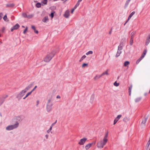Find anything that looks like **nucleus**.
<instances>
[{"label": "nucleus", "instance_id": "obj_36", "mask_svg": "<svg viewBox=\"0 0 150 150\" xmlns=\"http://www.w3.org/2000/svg\"><path fill=\"white\" fill-rule=\"evenodd\" d=\"M133 39L131 38L129 44L130 45H133Z\"/></svg>", "mask_w": 150, "mask_h": 150}, {"label": "nucleus", "instance_id": "obj_58", "mask_svg": "<svg viewBox=\"0 0 150 150\" xmlns=\"http://www.w3.org/2000/svg\"><path fill=\"white\" fill-rule=\"evenodd\" d=\"M77 7V6L75 5L73 8L75 9Z\"/></svg>", "mask_w": 150, "mask_h": 150}, {"label": "nucleus", "instance_id": "obj_2", "mask_svg": "<svg viewBox=\"0 0 150 150\" xmlns=\"http://www.w3.org/2000/svg\"><path fill=\"white\" fill-rule=\"evenodd\" d=\"M32 86V85H29L25 88L22 90L17 96V98L18 99L20 100L22 98L24 95L25 93L31 88Z\"/></svg>", "mask_w": 150, "mask_h": 150}, {"label": "nucleus", "instance_id": "obj_11", "mask_svg": "<svg viewBox=\"0 0 150 150\" xmlns=\"http://www.w3.org/2000/svg\"><path fill=\"white\" fill-rule=\"evenodd\" d=\"M69 16V11L68 10H67L64 15V16L66 18H68Z\"/></svg>", "mask_w": 150, "mask_h": 150}, {"label": "nucleus", "instance_id": "obj_45", "mask_svg": "<svg viewBox=\"0 0 150 150\" xmlns=\"http://www.w3.org/2000/svg\"><path fill=\"white\" fill-rule=\"evenodd\" d=\"M22 15L23 17H25V18H27V15L26 13H23L22 14Z\"/></svg>", "mask_w": 150, "mask_h": 150}, {"label": "nucleus", "instance_id": "obj_33", "mask_svg": "<svg viewBox=\"0 0 150 150\" xmlns=\"http://www.w3.org/2000/svg\"><path fill=\"white\" fill-rule=\"evenodd\" d=\"M33 16V14L27 15V18H32Z\"/></svg>", "mask_w": 150, "mask_h": 150}, {"label": "nucleus", "instance_id": "obj_24", "mask_svg": "<svg viewBox=\"0 0 150 150\" xmlns=\"http://www.w3.org/2000/svg\"><path fill=\"white\" fill-rule=\"evenodd\" d=\"M121 53V51L119 50H118V51H117V54L116 55V57H119Z\"/></svg>", "mask_w": 150, "mask_h": 150}, {"label": "nucleus", "instance_id": "obj_12", "mask_svg": "<svg viewBox=\"0 0 150 150\" xmlns=\"http://www.w3.org/2000/svg\"><path fill=\"white\" fill-rule=\"evenodd\" d=\"M14 120H18L19 121H21L23 120V118L22 116H18L16 117Z\"/></svg>", "mask_w": 150, "mask_h": 150}, {"label": "nucleus", "instance_id": "obj_14", "mask_svg": "<svg viewBox=\"0 0 150 150\" xmlns=\"http://www.w3.org/2000/svg\"><path fill=\"white\" fill-rule=\"evenodd\" d=\"M42 21L44 23H47L49 21V18L47 16H45L44 18H43Z\"/></svg>", "mask_w": 150, "mask_h": 150}, {"label": "nucleus", "instance_id": "obj_49", "mask_svg": "<svg viewBox=\"0 0 150 150\" xmlns=\"http://www.w3.org/2000/svg\"><path fill=\"white\" fill-rule=\"evenodd\" d=\"M5 30V28L4 27H3L2 29V33H3L4 32Z\"/></svg>", "mask_w": 150, "mask_h": 150}, {"label": "nucleus", "instance_id": "obj_38", "mask_svg": "<svg viewBox=\"0 0 150 150\" xmlns=\"http://www.w3.org/2000/svg\"><path fill=\"white\" fill-rule=\"evenodd\" d=\"M14 5V4H10L9 5L7 4L6 5V6L7 7H13Z\"/></svg>", "mask_w": 150, "mask_h": 150}, {"label": "nucleus", "instance_id": "obj_4", "mask_svg": "<svg viewBox=\"0 0 150 150\" xmlns=\"http://www.w3.org/2000/svg\"><path fill=\"white\" fill-rule=\"evenodd\" d=\"M54 55L55 54L53 52H52L48 54L44 59V61L46 62H49L52 59V57H54Z\"/></svg>", "mask_w": 150, "mask_h": 150}, {"label": "nucleus", "instance_id": "obj_21", "mask_svg": "<svg viewBox=\"0 0 150 150\" xmlns=\"http://www.w3.org/2000/svg\"><path fill=\"white\" fill-rule=\"evenodd\" d=\"M108 132H107L105 133L103 139L108 141Z\"/></svg>", "mask_w": 150, "mask_h": 150}, {"label": "nucleus", "instance_id": "obj_3", "mask_svg": "<svg viewBox=\"0 0 150 150\" xmlns=\"http://www.w3.org/2000/svg\"><path fill=\"white\" fill-rule=\"evenodd\" d=\"M108 141L103 139V140H100L98 142L97 146L98 148L102 149L103 147L108 142Z\"/></svg>", "mask_w": 150, "mask_h": 150}, {"label": "nucleus", "instance_id": "obj_44", "mask_svg": "<svg viewBox=\"0 0 150 150\" xmlns=\"http://www.w3.org/2000/svg\"><path fill=\"white\" fill-rule=\"evenodd\" d=\"M130 1V0H127V1L126 4H125L126 6H127L128 5Z\"/></svg>", "mask_w": 150, "mask_h": 150}, {"label": "nucleus", "instance_id": "obj_53", "mask_svg": "<svg viewBox=\"0 0 150 150\" xmlns=\"http://www.w3.org/2000/svg\"><path fill=\"white\" fill-rule=\"evenodd\" d=\"M79 2L78 1L77 2V3L76 5L77 6H78L79 5Z\"/></svg>", "mask_w": 150, "mask_h": 150}, {"label": "nucleus", "instance_id": "obj_27", "mask_svg": "<svg viewBox=\"0 0 150 150\" xmlns=\"http://www.w3.org/2000/svg\"><path fill=\"white\" fill-rule=\"evenodd\" d=\"M132 88V85H131L130 87H129V96H130L131 95V90Z\"/></svg>", "mask_w": 150, "mask_h": 150}, {"label": "nucleus", "instance_id": "obj_7", "mask_svg": "<svg viewBox=\"0 0 150 150\" xmlns=\"http://www.w3.org/2000/svg\"><path fill=\"white\" fill-rule=\"evenodd\" d=\"M148 118L146 117L144 120H143L142 121L141 124V126L142 127H145L146 124L145 123L146 122Z\"/></svg>", "mask_w": 150, "mask_h": 150}, {"label": "nucleus", "instance_id": "obj_50", "mask_svg": "<svg viewBox=\"0 0 150 150\" xmlns=\"http://www.w3.org/2000/svg\"><path fill=\"white\" fill-rule=\"evenodd\" d=\"M117 122V121L116 120H115V119L114 120V123H113V124L114 125H115L116 123Z\"/></svg>", "mask_w": 150, "mask_h": 150}, {"label": "nucleus", "instance_id": "obj_31", "mask_svg": "<svg viewBox=\"0 0 150 150\" xmlns=\"http://www.w3.org/2000/svg\"><path fill=\"white\" fill-rule=\"evenodd\" d=\"M36 6L37 8H40L41 7V4L40 3H38L36 4Z\"/></svg>", "mask_w": 150, "mask_h": 150}, {"label": "nucleus", "instance_id": "obj_6", "mask_svg": "<svg viewBox=\"0 0 150 150\" xmlns=\"http://www.w3.org/2000/svg\"><path fill=\"white\" fill-rule=\"evenodd\" d=\"M87 140V139L86 138L84 137L82 139H81L79 142L78 144L80 145H83L85 142Z\"/></svg>", "mask_w": 150, "mask_h": 150}, {"label": "nucleus", "instance_id": "obj_19", "mask_svg": "<svg viewBox=\"0 0 150 150\" xmlns=\"http://www.w3.org/2000/svg\"><path fill=\"white\" fill-rule=\"evenodd\" d=\"M31 28L33 29L34 30V32L36 34H38V30H36L35 27L33 25H32L31 26Z\"/></svg>", "mask_w": 150, "mask_h": 150}, {"label": "nucleus", "instance_id": "obj_46", "mask_svg": "<svg viewBox=\"0 0 150 150\" xmlns=\"http://www.w3.org/2000/svg\"><path fill=\"white\" fill-rule=\"evenodd\" d=\"M54 13L52 12L51 13L50 15V16L51 17V18H52L54 16Z\"/></svg>", "mask_w": 150, "mask_h": 150}, {"label": "nucleus", "instance_id": "obj_42", "mask_svg": "<svg viewBox=\"0 0 150 150\" xmlns=\"http://www.w3.org/2000/svg\"><path fill=\"white\" fill-rule=\"evenodd\" d=\"M8 96V95H4L3 96L2 98H1V99H4V100L5 99H6V98H7Z\"/></svg>", "mask_w": 150, "mask_h": 150}, {"label": "nucleus", "instance_id": "obj_34", "mask_svg": "<svg viewBox=\"0 0 150 150\" xmlns=\"http://www.w3.org/2000/svg\"><path fill=\"white\" fill-rule=\"evenodd\" d=\"M142 59H143L142 58H141V57H140L139 59H138L137 60L136 62V64H138Z\"/></svg>", "mask_w": 150, "mask_h": 150}, {"label": "nucleus", "instance_id": "obj_63", "mask_svg": "<svg viewBox=\"0 0 150 150\" xmlns=\"http://www.w3.org/2000/svg\"><path fill=\"white\" fill-rule=\"evenodd\" d=\"M57 98H60V97L59 96H57Z\"/></svg>", "mask_w": 150, "mask_h": 150}, {"label": "nucleus", "instance_id": "obj_28", "mask_svg": "<svg viewBox=\"0 0 150 150\" xmlns=\"http://www.w3.org/2000/svg\"><path fill=\"white\" fill-rule=\"evenodd\" d=\"M135 34V32H132L131 34V38L133 39V38Z\"/></svg>", "mask_w": 150, "mask_h": 150}, {"label": "nucleus", "instance_id": "obj_54", "mask_svg": "<svg viewBox=\"0 0 150 150\" xmlns=\"http://www.w3.org/2000/svg\"><path fill=\"white\" fill-rule=\"evenodd\" d=\"M74 10H75V9H74V8H73V9H72V10H71V13H73V12H74Z\"/></svg>", "mask_w": 150, "mask_h": 150}, {"label": "nucleus", "instance_id": "obj_25", "mask_svg": "<svg viewBox=\"0 0 150 150\" xmlns=\"http://www.w3.org/2000/svg\"><path fill=\"white\" fill-rule=\"evenodd\" d=\"M122 115H118L117 116L115 119L118 121L122 117Z\"/></svg>", "mask_w": 150, "mask_h": 150}, {"label": "nucleus", "instance_id": "obj_32", "mask_svg": "<svg viewBox=\"0 0 150 150\" xmlns=\"http://www.w3.org/2000/svg\"><path fill=\"white\" fill-rule=\"evenodd\" d=\"M86 56L85 55H83L79 60V61L80 62H81L83 59H85L86 57Z\"/></svg>", "mask_w": 150, "mask_h": 150}, {"label": "nucleus", "instance_id": "obj_60", "mask_svg": "<svg viewBox=\"0 0 150 150\" xmlns=\"http://www.w3.org/2000/svg\"><path fill=\"white\" fill-rule=\"evenodd\" d=\"M50 131L49 130V129H48L47 131V132L48 133H49L50 132Z\"/></svg>", "mask_w": 150, "mask_h": 150}, {"label": "nucleus", "instance_id": "obj_15", "mask_svg": "<svg viewBox=\"0 0 150 150\" xmlns=\"http://www.w3.org/2000/svg\"><path fill=\"white\" fill-rule=\"evenodd\" d=\"M109 75L108 73V70L107 69L105 71L103 72L101 74V77L104 75Z\"/></svg>", "mask_w": 150, "mask_h": 150}, {"label": "nucleus", "instance_id": "obj_57", "mask_svg": "<svg viewBox=\"0 0 150 150\" xmlns=\"http://www.w3.org/2000/svg\"><path fill=\"white\" fill-rule=\"evenodd\" d=\"M45 137H46V139H47L48 137V134H47L45 135Z\"/></svg>", "mask_w": 150, "mask_h": 150}, {"label": "nucleus", "instance_id": "obj_9", "mask_svg": "<svg viewBox=\"0 0 150 150\" xmlns=\"http://www.w3.org/2000/svg\"><path fill=\"white\" fill-rule=\"evenodd\" d=\"M95 99V95L94 94H92L91 96L89 99V102L92 104L93 102Z\"/></svg>", "mask_w": 150, "mask_h": 150}, {"label": "nucleus", "instance_id": "obj_48", "mask_svg": "<svg viewBox=\"0 0 150 150\" xmlns=\"http://www.w3.org/2000/svg\"><path fill=\"white\" fill-rule=\"evenodd\" d=\"M3 14L2 13H0V20L2 19Z\"/></svg>", "mask_w": 150, "mask_h": 150}, {"label": "nucleus", "instance_id": "obj_37", "mask_svg": "<svg viewBox=\"0 0 150 150\" xmlns=\"http://www.w3.org/2000/svg\"><path fill=\"white\" fill-rule=\"evenodd\" d=\"M93 53V52L92 51H89L86 53V54L87 55L89 54H92Z\"/></svg>", "mask_w": 150, "mask_h": 150}, {"label": "nucleus", "instance_id": "obj_16", "mask_svg": "<svg viewBox=\"0 0 150 150\" xmlns=\"http://www.w3.org/2000/svg\"><path fill=\"white\" fill-rule=\"evenodd\" d=\"M150 42V35H149L147 38L146 42V45H147Z\"/></svg>", "mask_w": 150, "mask_h": 150}, {"label": "nucleus", "instance_id": "obj_22", "mask_svg": "<svg viewBox=\"0 0 150 150\" xmlns=\"http://www.w3.org/2000/svg\"><path fill=\"white\" fill-rule=\"evenodd\" d=\"M146 52H147L146 50H145L144 51L143 53L141 55V58H142L143 59L145 55L146 54Z\"/></svg>", "mask_w": 150, "mask_h": 150}, {"label": "nucleus", "instance_id": "obj_26", "mask_svg": "<svg viewBox=\"0 0 150 150\" xmlns=\"http://www.w3.org/2000/svg\"><path fill=\"white\" fill-rule=\"evenodd\" d=\"M3 19L6 21H8V20L7 18V15L6 14L4 17L3 18Z\"/></svg>", "mask_w": 150, "mask_h": 150}, {"label": "nucleus", "instance_id": "obj_59", "mask_svg": "<svg viewBox=\"0 0 150 150\" xmlns=\"http://www.w3.org/2000/svg\"><path fill=\"white\" fill-rule=\"evenodd\" d=\"M147 93H146V92L145 93H144V96H146L147 95Z\"/></svg>", "mask_w": 150, "mask_h": 150}, {"label": "nucleus", "instance_id": "obj_13", "mask_svg": "<svg viewBox=\"0 0 150 150\" xmlns=\"http://www.w3.org/2000/svg\"><path fill=\"white\" fill-rule=\"evenodd\" d=\"M101 77V75H96L93 78V80L95 81H97L98 79L100 78Z\"/></svg>", "mask_w": 150, "mask_h": 150}, {"label": "nucleus", "instance_id": "obj_62", "mask_svg": "<svg viewBox=\"0 0 150 150\" xmlns=\"http://www.w3.org/2000/svg\"><path fill=\"white\" fill-rule=\"evenodd\" d=\"M128 21H127H127H126V22H125V23L124 24V25H125L128 22Z\"/></svg>", "mask_w": 150, "mask_h": 150}, {"label": "nucleus", "instance_id": "obj_17", "mask_svg": "<svg viewBox=\"0 0 150 150\" xmlns=\"http://www.w3.org/2000/svg\"><path fill=\"white\" fill-rule=\"evenodd\" d=\"M135 12L134 11H133L129 15L127 19V21H128L135 14Z\"/></svg>", "mask_w": 150, "mask_h": 150}, {"label": "nucleus", "instance_id": "obj_51", "mask_svg": "<svg viewBox=\"0 0 150 150\" xmlns=\"http://www.w3.org/2000/svg\"><path fill=\"white\" fill-rule=\"evenodd\" d=\"M57 122V120H56V121H55V122L54 123H52V124L51 126H54V125L55 124H56V123Z\"/></svg>", "mask_w": 150, "mask_h": 150}, {"label": "nucleus", "instance_id": "obj_52", "mask_svg": "<svg viewBox=\"0 0 150 150\" xmlns=\"http://www.w3.org/2000/svg\"><path fill=\"white\" fill-rule=\"evenodd\" d=\"M37 86H35L34 88L31 91L32 92L35 89L37 88Z\"/></svg>", "mask_w": 150, "mask_h": 150}, {"label": "nucleus", "instance_id": "obj_61", "mask_svg": "<svg viewBox=\"0 0 150 150\" xmlns=\"http://www.w3.org/2000/svg\"><path fill=\"white\" fill-rule=\"evenodd\" d=\"M111 31H112V30H110V32H109V34H111Z\"/></svg>", "mask_w": 150, "mask_h": 150}, {"label": "nucleus", "instance_id": "obj_10", "mask_svg": "<svg viewBox=\"0 0 150 150\" xmlns=\"http://www.w3.org/2000/svg\"><path fill=\"white\" fill-rule=\"evenodd\" d=\"M94 144H95V143H94L93 142L88 144L85 146V149L87 150H88Z\"/></svg>", "mask_w": 150, "mask_h": 150}, {"label": "nucleus", "instance_id": "obj_64", "mask_svg": "<svg viewBox=\"0 0 150 150\" xmlns=\"http://www.w3.org/2000/svg\"><path fill=\"white\" fill-rule=\"evenodd\" d=\"M82 1V0H78V1H79V2L81 1Z\"/></svg>", "mask_w": 150, "mask_h": 150}, {"label": "nucleus", "instance_id": "obj_18", "mask_svg": "<svg viewBox=\"0 0 150 150\" xmlns=\"http://www.w3.org/2000/svg\"><path fill=\"white\" fill-rule=\"evenodd\" d=\"M141 98H142L140 97H137L134 99L135 102H138L141 100Z\"/></svg>", "mask_w": 150, "mask_h": 150}, {"label": "nucleus", "instance_id": "obj_41", "mask_svg": "<svg viewBox=\"0 0 150 150\" xmlns=\"http://www.w3.org/2000/svg\"><path fill=\"white\" fill-rule=\"evenodd\" d=\"M88 65V64L86 63H83L82 64V67L83 68H84L86 66H87Z\"/></svg>", "mask_w": 150, "mask_h": 150}, {"label": "nucleus", "instance_id": "obj_23", "mask_svg": "<svg viewBox=\"0 0 150 150\" xmlns=\"http://www.w3.org/2000/svg\"><path fill=\"white\" fill-rule=\"evenodd\" d=\"M32 92L31 91H30L28 93H27L25 96L23 98V99H25L29 95L31 94Z\"/></svg>", "mask_w": 150, "mask_h": 150}, {"label": "nucleus", "instance_id": "obj_20", "mask_svg": "<svg viewBox=\"0 0 150 150\" xmlns=\"http://www.w3.org/2000/svg\"><path fill=\"white\" fill-rule=\"evenodd\" d=\"M129 120L130 119L129 117H125L123 118V120L125 122H128Z\"/></svg>", "mask_w": 150, "mask_h": 150}, {"label": "nucleus", "instance_id": "obj_5", "mask_svg": "<svg viewBox=\"0 0 150 150\" xmlns=\"http://www.w3.org/2000/svg\"><path fill=\"white\" fill-rule=\"evenodd\" d=\"M19 123L17 122L13 125H9L6 127V129L7 130H11L14 129L16 128L19 126Z\"/></svg>", "mask_w": 150, "mask_h": 150}, {"label": "nucleus", "instance_id": "obj_8", "mask_svg": "<svg viewBox=\"0 0 150 150\" xmlns=\"http://www.w3.org/2000/svg\"><path fill=\"white\" fill-rule=\"evenodd\" d=\"M19 27V25L18 23H17L11 28V31L13 32L14 30L17 29Z\"/></svg>", "mask_w": 150, "mask_h": 150}, {"label": "nucleus", "instance_id": "obj_43", "mask_svg": "<svg viewBox=\"0 0 150 150\" xmlns=\"http://www.w3.org/2000/svg\"><path fill=\"white\" fill-rule=\"evenodd\" d=\"M4 102V99L0 98V106L2 105Z\"/></svg>", "mask_w": 150, "mask_h": 150}, {"label": "nucleus", "instance_id": "obj_40", "mask_svg": "<svg viewBox=\"0 0 150 150\" xmlns=\"http://www.w3.org/2000/svg\"><path fill=\"white\" fill-rule=\"evenodd\" d=\"M122 49V46L121 45H120L118 47V50H119L121 51Z\"/></svg>", "mask_w": 150, "mask_h": 150}, {"label": "nucleus", "instance_id": "obj_56", "mask_svg": "<svg viewBox=\"0 0 150 150\" xmlns=\"http://www.w3.org/2000/svg\"><path fill=\"white\" fill-rule=\"evenodd\" d=\"M39 103V100H37V105H36L37 106L38 105V104Z\"/></svg>", "mask_w": 150, "mask_h": 150}, {"label": "nucleus", "instance_id": "obj_39", "mask_svg": "<svg viewBox=\"0 0 150 150\" xmlns=\"http://www.w3.org/2000/svg\"><path fill=\"white\" fill-rule=\"evenodd\" d=\"M47 0H44L43 1H42L41 2L44 4H47Z\"/></svg>", "mask_w": 150, "mask_h": 150}, {"label": "nucleus", "instance_id": "obj_55", "mask_svg": "<svg viewBox=\"0 0 150 150\" xmlns=\"http://www.w3.org/2000/svg\"><path fill=\"white\" fill-rule=\"evenodd\" d=\"M53 126H52L51 125L50 127V129H49V130L50 131H51V130L52 129V127Z\"/></svg>", "mask_w": 150, "mask_h": 150}, {"label": "nucleus", "instance_id": "obj_47", "mask_svg": "<svg viewBox=\"0 0 150 150\" xmlns=\"http://www.w3.org/2000/svg\"><path fill=\"white\" fill-rule=\"evenodd\" d=\"M28 30V27H26L25 29L24 30L23 32V33L24 34H25L26 32Z\"/></svg>", "mask_w": 150, "mask_h": 150}, {"label": "nucleus", "instance_id": "obj_29", "mask_svg": "<svg viewBox=\"0 0 150 150\" xmlns=\"http://www.w3.org/2000/svg\"><path fill=\"white\" fill-rule=\"evenodd\" d=\"M150 142H149V141H148L146 144V150H148V148H149V146L150 145Z\"/></svg>", "mask_w": 150, "mask_h": 150}, {"label": "nucleus", "instance_id": "obj_35", "mask_svg": "<svg viewBox=\"0 0 150 150\" xmlns=\"http://www.w3.org/2000/svg\"><path fill=\"white\" fill-rule=\"evenodd\" d=\"M114 86L117 87L119 85V83H117L116 81H115L113 84Z\"/></svg>", "mask_w": 150, "mask_h": 150}, {"label": "nucleus", "instance_id": "obj_30", "mask_svg": "<svg viewBox=\"0 0 150 150\" xmlns=\"http://www.w3.org/2000/svg\"><path fill=\"white\" fill-rule=\"evenodd\" d=\"M129 61H125L124 63V65L125 67L127 66L129 64Z\"/></svg>", "mask_w": 150, "mask_h": 150}, {"label": "nucleus", "instance_id": "obj_1", "mask_svg": "<svg viewBox=\"0 0 150 150\" xmlns=\"http://www.w3.org/2000/svg\"><path fill=\"white\" fill-rule=\"evenodd\" d=\"M52 94H49L47 97V102L46 103V109L47 112H50L52 109L53 105L52 103Z\"/></svg>", "mask_w": 150, "mask_h": 150}]
</instances>
